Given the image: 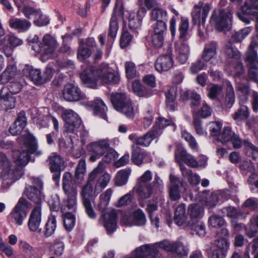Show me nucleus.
<instances>
[{
	"instance_id": "obj_1",
	"label": "nucleus",
	"mask_w": 258,
	"mask_h": 258,
	"mask_svg": "<svg viewBox=\"0 0 258 258\" xmlns=\"http://www.w3.org/2000/svg\"><path fill=\"white\" fill-rule=\"evenodd\" d=\"M81 80L86 87L96 88V79L100 80L103 84H115L119 82V77L112 73L107 63H102L95 70L83 71L80 75Z\"/></svg>"
},
{
	"instance_id": "obj_2",
	"label": "nucleus",
	"mask_w": 258,
	"mask_h": 258,
	"mask_svg": "<svg viewBox=\"0 0 258 258\" xmlns=\"http://www.w3.org/2000/svg\"><path fill=\"white\" fill-rule=\"evenodd\" d=\"M18 140L20 144H23L26 149L13 152L14 162L18 166H25L29 161V154H35L36 156L41 154V151L37 149V141L32 134L26 133L19 137Z\"/></svg>"
},
{
	"instance_id": "obj_3",
	"label": "nucleus",
	"mask_w": 258,
	"mask_h": 258,
	"mask_svg": "<svg viewBox=\"0 0 258 258\" xmlns=\"http://www.w3.org/2000/svg\"><path fill=\"white\" fill-rule=\"evenodd\" d=\"M86 171V162L81 159L77 165L75 172V179L72 180V174L66 172V192H67V206L69 209L74 208L77 204V194L76 184H80L84 179Z\"/></svg>"
},
{
	"instance_id": "obj_4",
	"label": "nucleus",
	"mask_w": 258,
	"mask_h": 258,
	"mask_svg": "<svg viewBox=\"0 0 258 258\" xmlns=\"http://www.w3.org/2000/svg\"><path fill=\"white\" fill-rule=\"evenodd\" d=\"M58 45V44L54 37L50 35L46 34L39 44L33 45L32 48L40 54L41 60L42 62H46L55 56V50Z\"/></svg>"
},
{
	"instance_id": "obj_5",
	"label": "nucleus",
	"mask_w": 258,
	"mask_h": 258,
	"mask_svg": "<svg viewBox=\"0 0 258 258\" xmlns=\"http://www.w3.org/2000/svg\"><path fill=\"white\" fill-rule=\"evenodd\" d=\"M111 101L116 110L128 118H134L136 110L132 100L125 93L112 94L111 96Z\"/></svg>"
},
{
	"instance_id": "obj_6",
	"label": "nucleus",
	"mask_w": 258,
	"mask_h": 258,
	"mask_svg": "<svg viewBox=\"0 0 258 258\" xmlns=\"http://www.w3.org/2000/svg\"><path fill=\"white\" fill-rule=\"evenodd\" d=\"M28 211V202L21 198L9 214L8 220L17 225L21 226L27 217Z\"/></svg>"
},
{
	"instance_id": "obj_7",
	"label": "nucleus",
	"mask_w": 258,
	"mask_h": 258,
	"mask_svg": "<svg viewBox=\"0 0 258 258\" xmlns=\"http://www.w3.org/2000/svg\"><path fill=\"white\" fill-rule=\"evenodd\" d=\"M93 181H90V179L88 178L87 182L83 186L81 192L86 213L92 219H94L96 217V214L91 204V202H93L94 199L93 195Z\"/></svg>"
},
{
	"instance_id": "obj_8",
	"label": "nucleus",
	"mask_w": 258,
	"mask_h": 258,
	"mask_svg": "<svg viewBox=\"0 0 258 258\" xmlns=\"http://www.w3.org/2000/svg\"><path fill=\"white\" fill-rule=\"evenodd\" d=\"M217 29L219 30L229 29L231 26L232 14L229 8L220 10L218 14H213L211 17Z\"/></svg>"
},
{
	"instance_id": "obj_9",
	"label": "nucleus",
	"mask_w": 258,
	"mask_h": 258,
	"mask_svg": "<svg viewBox=\"0 0 258 258\" xmlns=\"http://www.w3.org/2000/svg\"><path fill=\"white\" fill-rule=\"evenodd\" d=\"M163 187L162 180L159 176L155 175L153 185L136 184L134 189L141 199H147L151 197L156 189L161 190Z\"/></svg>"
},
{
	"instance_id": "obj_10",
	"label": "nucleus",
	"mask_w": 258,
	"mask_h": 258,
	"mask_svg": "<svg viewBox=\"0 0 258 258\" xmlns=\"http://www.w3.org/2000/svg\"><path fill=\"white\" fill-rule=\"evenodd\" d=\"M109 146V140L108 139L100 140L90 144L89 146V151L94 154L90 157L89 160L94 162L99 159L105 153V151L108 149Z\"/></svg>"
},
{
	"instance_id": "obj_11",
	"label": "nucleus",
	"mask_w": 258,
	"mask_h": 258,
	"mask_svg": "<svg viewBox=\"0 0 258 258\" xmlns=\"http://www.w3.org/2000/svg\"><path fill=\"white\" fill-rule=\"evenodd\" d=\"M210 10V7L208 4L204 5L200 2L194 6L191 12L192 23L194 24L204 25Z\"/></svg>"
},
{
	"instance_id": "obj_12",
	"label": "nucleus",
	"mask_w": 258,
	"mask_h": 258,
	"mask_svg": "<svg viewBox=\"0 0 258 258\" xmlns=\"http://www.w3.org/2000/svg\"><path fill=\"white\" fill-rule=\"evenodd\" d=\"M172 49L169 46L167 53L160 56L155 62L156 70L159 72H166L169 70L173 66Z\"/></svg>"
},
{
	"instance_id": "obj_13",
	"label": "nucleus",
	"mask_w": 258,
	"mask_h": 258,
	"mask_svg": "<svg viewBox=\"0 0 258 258\" xmlns=\"http://www.w3.org/2000/svg\"><path fill=\"white\" fill-rule=\"evenodd\" d=\"M123 13V8L121 3L117 2L114 8L109 23L108 37L113 39L116 36L118 30L117 22L118 17L121 16Z\"/></svg>"
},
{
	"instance_id": "obj_14",
	"label": "nucleus",
	"mask_w": 258,
	"mask_h": 258,
	"mask_svg": "<svg viewBox=\"0 0 258 258\" xmlns=\"http://www.w3.org/2000/svg\"><path fill=\"white\" fill-rule=\"evenodd\" d=\"M81 123V120L76 112L71 109L66 110V132L75 133Z\"/></svg>"
},
{
	"instance_id": "obj_15",
	"label": "nucleus",
	"mask_w": 258,
	"mask_h": 258,
	"mask_svg": "<svg viewBox=\"0 0 258 258\" xmlns=\"http://www.w3.org/2000/svg\"><path fill=\"white\" fill-rule=\"evenodd\" d=\"M174 156L176 161L179 163V165L180 164H183V162H184L190 167H197V160L182 147H178L175 152Z\"/></svg>"
},
{
	"instance_id": "obj_16",
	"label": "nucleus",
	"mask_w": 258,
	"mask_h": 258,
	"mask_svg": "<svg viewBox=\"0 0 258 258\" xmlns=\"http://www.w3.org/2000/svg\"><path fill=\"white\" fill-rule=\"evenodd\" d=\"M187 39H179L175 45L177 59L181 64H184L187 61L189 54L190 48Z\"/></svg>"
},
{
	"instance_id": "obj_17",
	"label": "nucleus",
	"mask_w": 258,
	"mask_h": 258,
	"mask_svg": "<svg viewBox=\"0 0 258 258\" xmlns=\"http://www.w3.org/2000/svg\"><path fill=\"white\" fill-rule=\"evenodd\" d=\"M159 131V130H153L141 137H138L136 134H133L129 136L128 138L135 142L137 145L147 147L155 138L158 137Z\"/></svg>"
},
{
	"instance_id": "obj_18",
	"label": "nucleus",
	"mask_w": 258,
	"mask_h": 258,
	"mask_svg": "<svg viewBox=\"0 0 258 258\" xmlns=\"http://www.w3.org/2000/svg\"><path fill=\"white\" fill-rule=\"evenodd\" d=\"M16 99L13 94L9 93L7 87H3L0 90V104L5 110L13 108L15 106Z\"/></svg>"
},
{
	"instance_id": "obj_19",
	"label": "nucleus",
	"mask_w": 258,
	"mask_h": 258,
	"mask_svg": "<svg viewBox=\"0 0 258 258\" xmlns=\"http://www.w3.org/2000/svg\"><path fill=\"white\" fill-rule=\"evenodd\" d=\"M85 98V95L80 89L73 83L66 85V101L75 102Z\"/></svg>"
},
{
	"instance_id": "obj_20",
	"label": "nucleus",
	"mask_w": 258,
	"mask_h": 258,
	"mask_svg": "<svg viewBox=\"0 0 258 258\" xmlns=\"http://www.w3.org/2000/svg\"><path fill=\"white\" fill-rule=\"evenodd\" d=\"M26 124L27 118L25 113L24 111H21L15 121L10 126L9 132L13 136L19 135L22 133Z\"/></svg>"
},
{
	"instance_id": "obj_21",
	"label": "nucleus",
	"mask_w": 258,
	"mask_h": 258,
	"mask_svg": "<svg viewBox=\"0 0 258 258\" xmlns=\"http://www.w3.org/2000/svg\"><path fill=\"white\" fill-rule=\"evenodd\" d=\"M41 220V208L39 206H37L32 211L28 225L30 231L35 232L39 227Z\"/></svg>"
},
{
	"instance_id": "obj_22",
	"label": "nucleus",
	"mask_w": 258,
	"mask_h": 258,
	"mask_svg": "<svg viewBox=\"0 0 258 258\" xmlns=\"http://www.w3.org/2000/svg\"><path fill=\"white\" fill-rule=\"evenodd\" d=\"M23 175V171L20 167H15L13 165L5 167L2 170V178L9 179L15 181L19 179Z\"/></svg>"
},
{
	"instance_id": "obj_23",
	"label": "nucleus",
	"mask_w": 258,
	"mask_h": 258,
	"mask_svg": "<svg viewBox=\"0 0 258 258\" xmlns=\"http://www.w3.org/2000/svg\"><path fill=\"white\" fill-rule=\"evenodd\" d=\"M217 48L218 44L216 41H211L205 44L202 54V58L207 62L215 58Z\"/></svg>"
},
{
	"instance_id": "obj_24",
	"label": "nucleus",
	"mask_w": 258,
	"mask_h": 258,
	"mask_svg": "<svg viewBox=\"0 0 258 258\" xmlns=\"http://www.w3.org/2000/svg\"><path fill=\"white\" fill-rule=\"evenodd\" d=\"M116 214L113 211L106 213L103 215V226L108 234L112 233L117 228Z\"/></svg>"
},
{
	"instance_id": "obj_25",
	"label": "nucleus",
	"mask_w": 258,
	"mask_h": 258,
	"mask_svg": "<svg viewBox=\"0 0 258 258\" xmlns=\"http://www.w3.org/2000/svg\"><path fill=\"white\" fill-rule=\"evenodd\" d=\"M22 72L25 76L30 79L35 84H42V75L39 69H34L32 66L26 64Z\"/></svg>"
},
{
	"instance_id": "obj_26",
	"label": "nucleus",
	"mask_w": 258,
	"mask_h": 258,
	"mask_svg": "<svg viewBox=\"0 0 258 258\" xmlns=\"http://www.w3.org/2000/svg\"><path fill=\"white\" fill-rule=\"evenodd\" d=\"M174 221L178 226L187 227L188 221L185 213V205L184 204L179 205L174 212Z\"/></svg>"
},
{
	"instance_id": "obj_27",
	"label": "nucleus",
	"mask_w": 258,
	"mask_h": 258,
	"mask_svg": "<svg viewBox=\"0 0 258 258\" xmlns=\"http://www.w3.org/2000/svg\"><path fill=\"white\" fill-rule=\"evenodd\" d=\"M24 195L30 201L37 204V206L41 203L43 196L40 189H38L33 186L28 185L25 188Z\"/></svg>"
},
{
	"instance_id": "obj_28",
	"label": "nucleus",
	"mask_w": 258,
	"mask_h": 258,
	"mask_svg": "<svg viewBox=\"0 0 258 258\" xmlns=\"http://www.w3.org/2000/svg\"><path fill=\"white\" fill-rule=\"evenodd\" d=\"M17 74L16 66L14 64H8L6 69L0 75V84H5L13 79Z\"/></svg>"
},
{
	"instance_id": "obj_29",
	"label": "nucleus",
	"mask_w": 258,
	"mask_h": 258,
	"mask_svg": "<svg viewBox=\"0 0 258 258\" xmlns=\"http://www.w3.org/2000/svg\"><path fill=\"white\" fill-rule=\"evenodd\" d=\"M171 185L169 188V197L172 201H177L180 198V194L179 190V179L176 176L170 174L169 176Z\"/></svg>"
},
{
	"instance_id": "obj_30",
	"label": "nucleus",
	"mask_w": 258,
	"mask_h": 258,
	"mask_svg": "<svg viewBox=\"0 0 258 258\" xmlns=\"http://www.w3.org/2000/svg\"><path fill=\"white\" fill-rule=\"evenodd\" d=\"M250 86L249 83H239L236 86V91L238 98L242 103L248 100L250 93Z\"/></svg>"
},
{
	"instance_id": "obj_31",
	"label": "nucleus",
	"mask_w": 258,
	"mask_h": 258,
	"mask_svg": "<svg viewBox=\"0 0 258 258\" xmlns=\"http://www.w3.org/2000/svg\"><path fill=\"white\" fill-rule=\"evenodd\" d=\"M203 208L198 204L189 205L187 210V213L190 218L188 222L199 221L203 216Z\"/></svg>"
},
{
	"instance_id": "obj_32",
	"label": "nucleus",
	"mask_w": 258,
	"mask_h": 258,
	"mask_svg": "<svg viewBox=\"0 0 258 258\" xmlns=\"http://www.w3.org/2000/svg\"><path fill=\"white\" fill-rule=\"evenodd\" d=\"M93 111L95 115L107 120V107L104 102L100 98H96L94 100Z\"/></svg>"
},
{
	"instance_id": "obj_33",
	"label": "nucleus",
	"mask_w": 258,
	"mask_h": 258,
	"mask_svg": "<svg viewBox=\"0 0 258 258\" xmlns=\"http://www.w3.org/2000/svg\"><path fill=\"white\" fill-rule=\"evenodd\" d=\"M147 154L143 152L140 148L137 146H132L131 160L136 165L140 166L144 163V159Z\"/></svg>"
},
{
	"instance_id": "obj_34",
	"label": "nucleus",
	"mask_w": 258,
	"mask_h": 258,
	"mask_svg": "<svg viewBox=\"0 0 258 258\" xmlns=\"http://www.w3.org/2000/svg\"><path fill=\"white\" fill-rule=\"evenodd\" d=\"M180 169L182 172V175L187 179L189 183L197 185L200 183V176L198 174L192 173L191 170L187 169L183 164H180Z\"/></svg>"
},
{
	"instance_id": "obj_35",
	"label": "nucleus",
	"mask_w": 258,
	"mask_h": 258,
	"mask_svg": "<svg viewBox=\"0 0 258 258\" xmlns=\"http://www.w3.org/2000/svg\"><path fill=\"white\" fill-rule=\"evenodd\" d=\"M10 26L15 29L25 31L27 30L31 26V23L27 20L18 18H12L9 21Z\"/></svg>"
},
{
	"instance_id": "obj_36",
	"label": "nucleus",
	"mask_w": 258,
	"mask_h": 258,
	"mask_svg": "<svg viewBox=\"0 0 258 258\" xmlns=\"http://www.w3.org/2000/svg\"><path fill=\"white\" fill-rule=\"evenodd\" d=\"M57 215L51 214L48 218L45 225L44 234L46 237L51 236L54 233L56 228V217Z\"/></svg>"
},
{
	"instance_id": "obj_37",
	"label": "nucleus",
	"mask_w": 258,
	"mask_h": 258,
	"mask_svg": "<svg viewBox=\"0 0 258 258\" xmlns=\"http://www.w3.org/2000/svg\"><path fill=\"white\" fill-rule=\"evenodd\" d=\"M112 192L113 191L111 188H108L100 195V202L98 205V207L101 212H104L106 210L110 202Z\"/></svg>"
},
{
	"instance_id": "obj_38",
	"label": "nucleus",
	"mask_w": 258,
	"mask_h": 258,
	"mask_svg": "<svg viewBox=\"0 0 258 258\" xmlns=\"http://www.w3.org/2000/svg\"><path fill=\"white\" fill-rule=\"evenodd\" d=\"M203 201L207 206L213 207L215 206L218 202L219 197L216 192H211L209 191L204 190L203 192Z\"/></svg>"
},
{
	"instance_id": "obj_39",
	"label": "nucleus",
	"mask_w": 258,
	"mask_h": 258,
	"mask_svg": "<svg viewBox=\"0 0 258 258\" xmlns=\"http://www.w3.org/2000/svg\"><path fill=\"white\" fill-rule=\"evenodd\" d=\"M242 11L249 15H256L258 13V0H247L242 7Z\"/></svg>"
},
{
	"instance_id": "obj_40",
	"label": "nucleus",
	"mask_w": 258,
	"mask_h": 258,
	"mask_svg": "<svg viewBox=\"0 0 258 258\" xmlns=\"http://www.w3.org/2000/svg\"><path fill=\"white\" fill-rule=\"evenodd\" d=\"M187 227H190L191 231L200 237H204L206 234L205 225L201 221L188 222Z\"/></svg>"
},
{
	"instance_id": "obj_41",
	"label": "nucleus",
	"mask_w": 258,
	"mask_h": 258,
	"mask_svg": "<svg viewBox=\"0 0 258 258\" xmlns=\"http://www.w3.org/2000/svg\"><path fill=\"white\" fill-rule=\"evenodd\" d=\"M47 162L50 166V170H62L61 166L63 165V161L59 155L53 154L49 157Z\"/></svg>"
},
{
	"instance_id": "obj_42",
	"label": "nucleus",
	"mask_w": 258,
	"mask_h": 258,
	"mask_svg": "<svg viewBox=\"0 0 258 258\" xmlns=\"http://www.w3.org/2000/svg\"><path fill=\"white\" fill-rule=\"evenodd\" d=\"M111 179V175L108 173H104L97 180L95 185L94 191L99 193L108 185Z\"/></svg>"
},
{
	"instance_id": "obj_43",
	"label": "nucleus",
	"mask_w": 258,
	"mask_h": 258,
	"mask_svg": "<svg viewBox=\"0 0 258 258\" xmlns=\"http://www.w3.org/2000/svg\"><path fill=\"white\" fill-rule=\"evenodd\" d=\"M255 44L254 41L253 40L252 41L246 52L245 61L248 62V66H250L253 63L258 64L257 54L256 51L254 49V45Z\"/></svg>"
},
{
	"instance_id": "obj_44",
	"label": "nucleus",
	"mask_w": 258,
	"mask_h": 258,
	"mask_svg": "<svg viewBox=\"0 0 258 258\" xmlns=\"http://www.w3.org/2000/svg\"><path fill=\"white\" fill-rule=\"evenodd\" d=\"M167 19V12L161 8H154L151 12V20L157 22L165 21Z\"/></svg>"
},
{
	"instance_id": "obj_45",
	"label": "nucleus",
	"mask_w": 258,
	"mask_h": 258,
	"mask_svg": "<svg viewBox=\"0 0 258 258\" xmlns=\"http://www.w3.org/2000/svg\"><path fill=\"white\" fill-rule=\"evenodd\" d=\"M131 173V169L129 168L119 171L115 177V184L118 186L124 185L127 182Z\"/></svg>"
},
{
	"instance_id": "obj_46",
	"label": "nucleus",
	"mask_w": 258,
	"mask_h": 258,
	"mask_svg": "<svg viewBox=\"0 0 258 258\" xmlns=\"http://www.w3.org/2000/svg\"><path fill=\"white\" fill-rule=\"evenodd\" d=\"M249 116V109L247 106L241 105L233 115V118L236 121L245 120Z\"/></svg>"
},
{
	"instance_id": "obj_47",
	"label": "nucleus",
	"mask_w": 258,
	"mask_h": 258,
	"mask_svg": "<svg viewBox=\"0 0 258 258\" xmlns=\"http://www.w3.org/2000/svg\"><path fill=\"white\" fill-rule=\"evenodd\" d=\"M133 90L139 97H148L152 95L150 90L142 86L138 81H136L133 83Z\"/></svg>"
},
{
	"instance_id": "obj_48",
	"label": "nucleus",
	"mask_w": 258,
	"mask_h": 258,
	"mask_svg": "<svg viewBox=\"0 0 258 258\" xmlns=\"http://www.w3.org/2000/svg\"><path fill=\"white\" fill-rule=\"evenodd\" d=\"M235 101V94L233 88L231 84L227 85L226 88V94L225 96V106L230 108L233 105Z\"/></svg>"
},
{
	"instance_id": "obj_49",
	"label": "nucleus",
	"mask_w": 258,
	"mask_h": 258,
	"mask_svg": "<svg viewBox=\"0 0 258 258\" xmlns=\"http://www.w3.org/2000/svg\"><path fill=\"white\" fill-rule=\"evenodd\" d=\"M225 53L229 58L238 59L240 57V52L237 49L233 47L231 41H227L225 46Z\"/></svg>"
},
{
	"instance_id": "obj_50",
	"label": "nucleus",
	"mask_w": 258,
	"mask_h": 258,
	"mask_svg": "<svg viewBox=\"0 0 258 258\" xmlns=\"http://www.w3.org/2000/svg\"><path fill=\"white\" fill-rule=\"evenodd\" d=\"M188 20L182 18L179 26V39H188Z\"/></svg>"
},
{
	"instance_id": "obj_51",
	"label": "nucleus",
	"mask_w": 258,
	"mask_h": 258,
	"mask_svg": "<svg viewBox=\"0 0 258 258\" xmlns=\"http://www.w3.org/2000/svg\"><path fill=\"white\" fill-rule=\"evenodd\" d=\"M234 133L230 127H225L219 135L217 140L222 143H225L230 140Z\"/></svg>"
},
{
	"instance_id": "obj_52",
	"label": "nucleus",
	"mask_w": 258,
	"mask_h": 258,
	"mask_svg": "<svg viewBox=\"0 0 258 258\" xmlns=\"http://www.w3.org/2000/svg\"><path fill=\"white\" fill-rule=\"evenodd\" d=\"M153 173L151 171L147 170L140 176L137 181L136 184H144V185H153V182L151 181L153 178Z\"/></svg>"
},
{
	"instance_id": "obj_53",
	"label": "nucleus",
	"mask_w": 258,
	"mask_h": 258,
	"mask_svg": "<svg viewBox=\"0 0 258 258\" xmlns=\"http://www.w3.org/2000/svg\"><path fill=\"white\" fill-rule=\"evenodd\" d=\"M141 25V19L135 12L130 13L128 16V26L132 29H136Z\"/></svg>"
},
{
	"instance_id": "obj_54",
	"label": "nucleus",
	"mask_w": 258,
	"mask_h": 258,
	"mask_svg": "<svg viewBox=\"0 0 258 258\" xmlns=\"http://www.w3.org/2000/svg\"><path fill=\"white\" fill-rule=\"evenodd\" d=\"M132 217L134 225L142 226L146 223L145 215L140 209H138L134 212Z\"/></svg>"
},
{
	"instance_id": "obj_55",
	"label": "nucleus",
	"mask_w": 258,
	"mask_h": 258,
	"mask_svg": "<svg viewBox=\"0 0 258 258\" xmlns=\"http://www.w3.org/2000/svg\"><path fill=\"white\" fill-rule=\"evenodd\" d=\"M20 249L28 256H33L36 253L34 248L25 241L20 240L19 242Z\"/></svg>"
},
{
	"instance_id": "obj_56",
	"label": "nucleus",
	"mask_w": 258,
	"mask_h": 258,
	"mask_svg": "<svg viewBox=\"0 0 258 258\" xmlns=\"http://www.w3.org/2000/svg\"><path fill=\"white\" fill-rule=\"evenodd\" d=\"M247 76L250 81L258 85V64L253 63L248 66Z\"/></svg>"
},
{
	"instance_id": "obj_57",
	"label": "nucleus",
	"mask_w": 258,
	"mask_h": 258,
	"mask_svg": "<svg viewBox=\"0 0 258 258\" xmlns=\"http://www.w3.org/2000/svg\"><path fill=\"white\" fill-rule=\"evenodd\" d=\"M125 74L128 79H133L136 77L137 74L135 63L132 61H126L124 63Z\"/></svg>"
},
{
	"instance_id": "obj_58",
	"label": "nucleus",
	"mask_w": 258,
	"mask_h": 258,
	"mask_svg": "<svg viewBox=\"0 0 258 258\" xmlns=\"http://www.w3.org/2000/svg\"><path fill=\"white\" fill-rule=\"evenodd\" d=\"M181 137L188 143L189 146L192 149L197 150V143L195 138L189 133L186 131H183L182 132Z\"/></svg>"
},
{
	"instance_id": "obj_59",
	"label": "nucleus",
	"mask_w": 258,
	"mask_h": 258,
	"mask_svg": "<svg viewBox=\"0 0 258 258\" xmlns=\"http://www.w3.org/2000/svg\"><path fill=\"white\" fill-rule=\"evenodd\" d=\"M208 127L211 135L213 137H218L220 131L222 127V123L219 121H212L208 124Z\"/></svg>"
},
{
	"instance_id": "obj_60",
	"label": "nucleus",
	"mask_w": 258,
	"mask_h": 258,
	"mask_svg": "<svg viewBox=\"0 0 258 258\" xmlns=\"http://www.w3.org/2000/svg\"><path fill=\"white\" fill-rule=\"evenodd\" d=\"M209 224L213 227H221L224 225L225 221L224 219L216 215L211 216L209 219Z\"/></svg>"
},
{
	"instance_id": "obj_61",
	"label": "nucleus",
	"mask_w": 258,
	"mask_h": 258,
	"mask_svg": "<svg viewBox=\"0 0 258 258\" xmlns=\"http://www.w3.org/2000/svg\"><path fill=\"white\" fill-rule=\"evenodd\" d=\"M221 211L224 215H226L231 218H236L240 214L235 207L232 206L224 207Z\"/></svg>"
},
{
	"instance_id": "obj_62",
	"label": "nucleus",
	"mask_w": 258,
	"mask_h": 258,
	"mask_svg": "<svg viewBox=\"0 0 258 258\" xmlns=\"http://www.w3.org/2000/svg\"><path fill=\"white\" fill-rule=\"evenodd\" d=\"M205 66V63L203 60L198 59L191 63L189 68L190 72L192 74H197L200 71L204 70Z\"/></svg>"
},
{
	"instance_id": "obj_63",
	"label": "nucleus",
	"mask_w": 258,
	"mask_h": 258,
	"mask_svg": "<svg viewBox=\"0 0 258 258\" xmlns=\"http://www.w3.org/2000/svg\"><path fill=\"white\" fill-rule=\"evenodd\" d=\"M7 41V36L0 40V50L3 52L7 57H9L13 53V49L8 44Z\"/></svg>"
},
{
	"instance_id": "obj_64",
	"label": "nucleus",
	"mask_w": 258,
	"mask_h": 258,
	"mask_svg": "<svg viewBox=\"0 0 258 258\" xmlns=\"http://www.w3.org/2000/svg\"><path fill=\"white\" fill-rule=\"evenodd\" d=\"M49 19L46 16L40 14L39 11L35 17L34 24L39 27L47 25L49 23Z\"/></svg>"
}]
</instances>
